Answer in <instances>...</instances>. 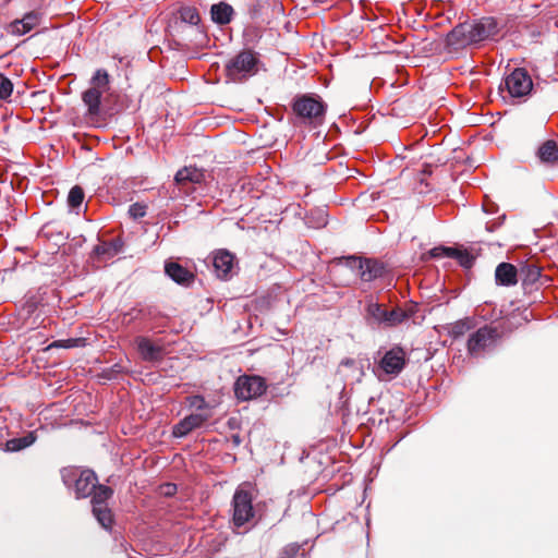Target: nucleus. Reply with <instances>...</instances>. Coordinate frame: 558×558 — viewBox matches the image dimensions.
<instances>
[{
    "label": "nucleus",
    "mask_w": 558,
    "mask_h": 558,
    "mask_svg": "<svg viewBox=\"0 0 558 558\" xmlns=\"http://www.w3.org/2000/svg\"><path fill=\"white\" fill-rule=\"evenodd\" d=\"M412 313L401 307L388 310L371 295L365 300L363 318L372 329L393 328L411 317Z\"/></svg>",
    "instance_id": "nucleus-1"
},
{
    "label": "nucleus",
    "mask_w": 558,
    "mask_h": 558,
    "mask_svg": "<svg viewBox=\"0 0 558 558\" xmlns=\"http://www.w3.org/2000/svg\"><path fill=\"white\" fill-rule=\"evenodd\" d=\"M533 81L524 68H517L505 76L499 85V92L505 100L523 102L531 95Z\"/></svg>",
    "instance_id": "nucleus-2"
},
{
    "label": "nucleus",
    "mask_w": 558,
    "mask_h": 558,
    "mask_svg": "<svg viewBox=\"0 0 558 558\" xmlns=\"http://www.w3.org/2000/svg\"><path fill=\"white\" fill-rule=\"evenodd\" d=\"M61 478L77 499L89 497L98 483L96 473L89 469L64 468L61 470Z\"/></svg>",
    "instance_id": "nucleus-3"
},
{
    "label": "nucleus",
    "mask_w": 558,
    "mask_h": 558,
    "mask_svg": "<svg viewBox=\"0 0 558 558\" xmlns=\"http://www.w3.org/2000/svg\"><path fill=\"white\" fill-rule=\"evenodd\" d=\"M258 53L243 49L225 64V72L232 82H243L257 73Z\"/></svg>",
    "instance_id": "nucleus-4"
},
{
    "label": "nucleus",
    "mask_w": 558,
    "mask_h": 558,
    "mask_svg": "<svg viewBox=\"0 0 558 558\" xmlns=\"http://www.w3.org/2000/svg\"><path fill=\"white\" fill-rule=\"evenodd\" d=\"M295 116L303 120H322L327 110V104L316 94L296 95L291 102Z\"/></svg>",
    "instance_id": "nucleus-5"
},
{
    "label": "nucleus",
    "mask_w": 558,
    "mask_h": 558,
    "mask_svg": "<svg viewBox=\"0 0 558 558\" xmlns=\"http://www.w3.org/2000/svg\"><path fill=\"white\" fill-rule=\"evenodd\" d=\"M231 508L232 524L236 529L244 527L255 518L252 494L242 486L235 489L231 501Z\"/></svg>",
    "instance_id": "nucleus-6"
},
{
    "label": "nucleus",
    "mask_w": 558,
    "mask_h": 558,
    "mask_svg": "<svg viewBox=\"0 0 558 558\" xmlns=\"http://www.w3.org/2000/svg\"><path fill=\"white\" fill-rule=\"evenodd\" d=\"M500 338L496 327L485 325L472 332L468 339V352L471 356L478 357L493 350Z\"/></svg>",
    "instance_id": "nucleus-7"
},
{
    "label": "nucleus",
    "mask_w": 558,
    "mask_h": 558,
    "mask_svg": "<svg viewBox=\"0 0 558 558\" xmlns=\"http://www.w3.org/2000/svg\"><path fill=\"white\" fill-rule=\"evenodd\" d=\"M112 494L113 490L109 486L97 483L95 490L90 495L93 514L105 530H110L113 522L112 512L107 506V500Z\"/></svg>",
    "instance_id": "nucleus-8"
},
{
    "label": "nucleus",
    "mask_w": 558,
    "mask_h": 558,
    "mask_svg": "<svg viewBox=\"0 0 558 558\" xmlns=\"http://www.w3.org/2000/svg\"><path fill=\"white\" fill-rule=\"evenodd\" d=\"M471 46H477L470 21L457 24L445 37L448 52H458Z\"/></svg>",
    "instance_id": "nucleus-9"
},
{
    "label": "nucleus",
    "mask_w": 558,
    "mask_h": 558,
    "mask_svg": "<svg viewBox=\"0 0 558 558\" xmlns=\"http://www.w3.org/2000/svg\"><path fill=\"white\" fill-rule=\"evenodd\" d=\"M267 389L265 379L257 375L240 376L234 383V395L241 401L260 397Z\"/></svg>",
    "instance_id": "nucleus-10"
},
{
    "label": "nucleus",
    "mask_w": 558,
    "mask_h": 558,
    "mask_svg": "<svg viewBox=\"0 0 558 558\" xmlns=\"http://www.w3.org/2000/svg\"><path fill=\"white\" fill-rule=\"evenodd\" d=\"M348 266L356 270L364 282H371L380 278L385 272V267L381 263L369 258L350 256L348 258Z\"/></svg>",
    "instance_id": "nucleus-11"
},
{
    "label": "nucleus",
    "mask_w": 558,
    "mask_h": 558,
    "mask_svg": "<svg viewBox=\"0 0 558 558\" xmlns=\"http://www.w3.org/2000/svg\"><path fill=\"white\" fill-rule=\"evenodd\" d=\"M407 364V354L401 347L387 350L378 362V368L386 375L398 376Z\"/></svg>",
    "instance_id": "nucleus-12"
},
{
    "label": "nucleus",
    "mask_w": 558,
    "mask_h": 558,
    "mask_svg": "<svg viewBox=\"0 0 558 558\" xmlns=\"http://www.w3.org/2000/svg\"><path fill=\"white\" fill-rule=\"evenodd\" d=\"M477 46L487 40H494L500 32V25L496 17L483 16L470 21Z\"/></svg>",
    "instance_id": "nucleus-13"
},
{
    "label": "nucleus",
    "mask_w": 558,
    "mask_h": 558,
    "mask_svg": "<svg viewBox=\"0 0 558 558\" xmlns=\"http://www.w3.org/2000/svg\"><path fill=\"white\" fill-rule=\"evenodd\" d=\"M207 418L208 417L206 415L201 413H192L173 425L172 436L174 438H183L194 429L199 428L207 421Z\"/></svg>",
    "instance_id": "nucleus-14"
},
{
    "label": "nucleus",
    "mask_w": 558,
    "mask_h": 558,
    "mask_svg": "<svg viewBox=\"0 0 558 558\" xmlns=\"http://www.w3.org/2000/svg\"><path fill=\"white\" fill-rule=\"evenodd\" d=\"M234 265V255L227 250H219L214 254L213 266L215 274L220 279H227Z\"/></svg>",
    "instance_id": "nucleus-15"
},
{
    "label": "nucleus",
    "mask_w": 558,
    "mask_h": 558,
    "mask_svg": "<svg viewBox=\"0 0 558 558\" xmlns=\"http://www.w3.org/2000/svg\"><path fill=\"white\" fill-rule=\"evenodd\" d=\"M165 274L175 283L185 287L193 283L195 278L192 271L173 260H166Z\"/></svg>",
    "instance_id": "nucleus-16"
},
{
    "label": "nucleus",
    "mask_w": 558,
    "mask_h": 558,
    "mask_svg": "<svg viewBox=\"0 0 558 558\" xmlns=\"http://www.w3.org/2000/svg\"><path fill=\"white\" fill-rule=\"evenodd\" d=\"M39 22V13L27 12L20 20H14L8 26V32L14 36H22L31 32Z\"/></svg>",
    "instance_id": "nucleus-17"
},
{
    "label": "nucleus",
    "mask_w": 558,
    "mask_h": 558,
    "mask_svg": "<svg viewBox=\"0 0 558 558\" xmlns=\"http://www.w3.org/2000/svg\"><path fill=\"white\" fill-rule=\"evenodd\" d=\"M135 343L137 351L144 361L157 362L162 359V348L153 343L149 338L138 336L135 339Z\"/></svg>",
    "instance_id": "nucleus-18"
},
{
    "label": "nucleus",
    "mask_w": 558,
    "mask_h": 558,
    "mask_svg": "<svg viewBox=\"0 0 558 558\" xmlns=\"http://www.w3.org/2000/svg\"><path fill=\"white\" fill-rule=\"evenodd\" d=\"M518 269L510 263H500L495 270V280L498 286L512 287L518 282Z\"/></svg>",
    "instance_id": "nucleus-19"
},
{
    "label": "nucleus",
    "mask_w": 558,
    "mask_h": 558,
    "mask_svg": "<svg viewBox=\"0 0 558 558\" xmlns=\"http://www.w3.org/2000/svg\"><path fill=\"white\" fill-rule=\"evenodd\" d=\"M123 242L120 239H114L109 242H101L97 244L92 252V256H96L98 258L108 259L120 252H122Z\"/></svg>",
    "instance_id": "nucleus-20"
},
{
    "label": "nucleus",
    "mask_w": 558,
    "mask_h": 558,
    "mask_svg": "<svg viewBox=\"0 0 558 558\" xmlns=\"http://www.w3.org/2000/svg\"><path fill=\"white\" fill-rule=\"evenodd\" d=\"M233 14V8L225 1L215 3L210 8L211 20L219 25L229 24L232 21Z\"/></svg>",
    "instance_id": "nucleus-21"
},
{
    "label": "nucleus",
    "mask_w": 558,
    "mask_h": 558,
    "mask_svg": "<svg viewBox=\"0 0 558 558\" xmlns=\"http://www.w3.org/2000/svg\"><path fill=\"white\" fill-rule=\"evenodd\" d=\"M102 94L104 93L99 92L97 88L92 87L82 94V100L87 107V112L89 116H98L100 113Z\"/></svg>",
    "instance_id": "nucleus-22"
},
{
    "label": "nucleus",
    "mask_w": 558,
    "mask_h": 558,
    "mask_svg": "<svg viewBox=\"0 0 558 558\" xmlns=\"http://www.w3.org/2000/svg\"><path fill=\"white\" fill-rule=\"evenodd\" d=\"M203 179V171L194 167H185L179 170L174 175V181L178 185H185L187 183H201Z\"/></svg>",
    "instance_id": "nucleus-23"
},
{
    "label": "nucleus",
    "mask_w": 558,
    "mask_h": 558,
    "mask_svg": "<svg viewBox=\"0 0 558 558\" xmlns=\"http://www.w3.org/2000/svg\"><path fill=\"white\" fill-rule=\"evenodd\" d=\"M536 156L543 163L558 162V144L554 140L544 142L537 149Z\"/></svg>",
    "instance_id": "nucleus-24"
},
{
    "label": "nucleus",
    "mask_w": 558,
    "mask_h": 558,
    "mask_svg": "<svg viewBox=\"0 0 558 558\" xmlns=\"http://www.w3.org/2000/svg\"><path fill=\"white\" fill-rule=\"evenodd\" d=\"M37 439L35 432H29L23 437L11 438L7 440L4 450L8 452H17L32 446Z\"/></svg>",
    "instance_id": "nucleus-25"
},
{
    "label": "nucleus",
    "mask_w": 558,
    "mask_h": 558,
    "mask_svg": "<svg viewBox=\"0 0 558 558\" xmlns=\"http://www.w3.org/2000/svg\"><path fill=\"white\" fill-rule=\"evenodd\" d=\"M519 275L523 284H533L541 277V268L535 264H525L521 267Z\"/></svg>",
    "instance_id": "nucleus-26"
},
{
    "label": "nucleus",
    "mask_w": 558,
    "mask_h": 558,
    "mask_svg": "<svg viewBox=\"0 0 558 558\" xmlns=\"http://www.w3.org/2000/svg\"><path fill=\"white\" fill-rule=\"evenodd\" d=\"M110 76L105 69H98L90 78V87L105 93L109 88Z\"/></svg>",
    "instance_id": "nucleus-27"
},
{
    "label": "nucleus",
    "mask_w": 558,
    "mask_h": 558,
    "mask_svg": "<svg viewBox=\"0 0 558 558\" xmlns=\"http://www.w3.org/2000/svg\"><path fill=\"white\" fill-rule=\"evenodd\" d=\"M85 194L84 190L75 185L73 186L68 195V205L72 210H76L78 213V209L81 208L83 201H84Z\"/></svg>",
    "instance_id": "nucleus-28"
},
{
    "label": "nucleus",
    "mask_w": 558,
    "mask_h": 558,
    "mask_svg": "<svg viewBox=\"0 0 558 558\" xmlns=\"http://www.w3.org/2000/svg\"><path fill=\"white\" fill-rule=\"evenodd\" d=\"M179 13L181 21L184 23L197 25L201 21V16L196 8L183 7L180 9Z\"/></svg>",
    "instance_id": "nucleus-29"
},
{
    "label": "nucleus",
    "mask_w": 558,
    "mask_h": 558,
    "mask_svg": "<svg viewBox=\"0 0 558 558\" xmlns=\"http://www.w3.org/2000/svg\"><path fill=\"white\" fill-rule=\"evenodd\" d=\"M85 344V339L83 338H68L60 339L52 342L51 348H62V349H72L80 348Z\"/></svg>",
    "instance_id": "nucleus-30"
},
{
    "label": "nucleus",
    "mask_w": 558,
    "mask_h": 558,
    "mask_svg": "<svg viewBox=\"0 0 558 558\" xmlns=\"http://www.w3.org/2000/svg\"><path fill=\"white\" fill-rule=\"evenodd\" d=\"M13 88L12 81L3 73H0V100H8L12 96Z\"/></svg>",
    "instance_id": "nucleus-31"
},
{
    "label": "nucleus",
    "mask_w": 558,
    "mask_h": 558,
    "mask_svg": "<svg viewBox=\"0 0 558 558\" xmlns=\"http://www.w3.org/2000/svg\"><path fill=\"white\" fill-rule=\"evenodd\" d=\"M451 257L456 258L464 268H471L474 264V256L468 251H460L454 248V253L451 254Z\"/></svg>",
    "instance_id": "nucleus-32"
},
{
    "label": "nucleus",
    "mask_w": 558,
    "mask_h": 558,
    "mask_svg": "<svg viewBox=\"0 0 558 558\" xmlns=\"http://www.w3.org/2000/svg\"><path fill=\"white\" fill-rule=\"evenodd\" d=\"M147 206L142 203H134L129 207V215L132 219L137 220L146 215Z\"/></svg>",
    "instance_id": "nucleus-33"
},
{
    "label": "nucleus",
    "mask_w": 558,
    "mask_h": 558,
    "mask_svg": "<svg viewBox=\"0 0 558 558\" xmlns=\"http://www.w3.org/2000/svg\"><path fill=\"white\" fill-rule=\"evenodd\" d=\"M454 253V248L448 246H436L429 250L428 255L432 258H441V257H451V254Z\"/></svg>",
    "instance_id": "nucleus-34"
},
{
    "label": "nucleus",
    "mask_w": 558,
    "mask_h": 558,
    "mask_svg": "<svg viewBox=\"0 0 558 558\" xmlns=\"http://www.w3.org/2000/svg\"><path fill=\"white\" fill-rule=\"evenodd\" d=\"M340 366L342 367H349V368H352L353 371H355L357 373V376H356V380H360L361 377L364 375L363 373V366L361 365L360 362L353 360V359H345L341 362Z\"/></svg>",
    "instance_id": "nucleus-35"
},
{
    "label": "nucleus",
    "mask_w": 558,
    "mask_h": 558,
    "mask_svg": "<svg viewBox=\"0 0 558 558\" xmlns=\"http://www.w3.org/2000/svg\"><path fill=\"white\" fill-rule=\"evenodd\" d=\"M122 373L123 367L119 363H116L111 367L104 369L102 376L104 378L111 380L118 378V376Z\"/></svg>",
    "instance_id": "nucleus-36"
},
{
    "label": "nucleus",
    "mask_w": 558,
    "mask_h": 558,
    "mask_svg": "<svg viewBox=\"0 0 558 558\" xmlns=\"http://www.w3.org/2000/svg\"><path fill=\"white\" fill-rule=\"evenodd\" d=\"M301 549V546L298 544H289L282 549V558H294Z\"/></svg>",
    "instance_id": "nucleus-37"
},
{
    "label": "nucleus",
    "mask_w": 558,
    "mask_h": 558,
    "mask_svg": "<svg viewBox=\"0 0 558 558\" xmlns=\"http://www.w3.org/2000/svg\"><path fill=\"white\" fill-rule=\"evenodd\" d=\"M190 405L196 410H204L207 408V403L202 396H193L190 398Z\"/></svg>",
    "instance_id": "nucleus-38"
},
{
    "label": "nucleus",
    "mask_w": 558,
    "mask_h": 558,
    "mask_svg": "<svg viewBox=\"0 0 558 558\" xmlns=\"http://www.w3.org/2000/svg\"><path fill=\"white\" fill-rule=\"evenodd\" d=\"M505 219H506V215L504 214V215H501V216L498 218V220H497V221H489V222H487V223H486V230H487L488 232H493V231H495L498 227H500V226L504 223Z\"/></svg>",
    "instance_id": "nucleus-39"
},
{
    "label": "nucleus",
    "mask_w": 558,
    "mask_h": 558,
    "mask_svg": "<svg viewBox=\"0 0 558 558\" xmlns=\"http://www.w3.org/2000/svg\"><path fill=\"white\" fill-rule=\"evenodd\" d=\"M315 214L317 215V220H318V222H317V227H324V226H326V223H327V219H326V214H325V211H324L323 209H317V210L315 211Z\"/></svg>",
    "instance_id": "nucleus-40"
},
{
    "label": "nucleus",
    "mask_w": 558,
    "mask_h": 558,
    "mask_svg": "<svg viewBox=\"0 0 558 558\" xmlns=\"http://www.w3.org/2000/svg\"><path fill=\"white\" fill-rule=\"evenodd\" d=\"M497 205H495L494 203H484L483 204V210L487 214H494L497 211Z\"/></svg>",
    "instance_id": "nucleus-41"
},
{
    "label": "nucleus",
    "mask_w": 558,
    "mask_h": 558,
    "mask_svg": "<svg viewBox=\"0 0 558 558\" xmlns=\"http://www.w3.org/2000/svg\"><path fill=\"white\" fill-rule=\"evenodd\" d=\"M463 328H464V325L463 324H456L453 327H452V333L454 336H460L463 333Z\"/></svg>",
    "instance_id": "nucleus-42"
},
{
    "label": "nucleus",
    "mask_w": 558,
    "mask_h": 558,
    "mask_svg": "<svg viewBox=\"0 0 558 558\" xmlns=\"http://www.w3.org/2000/svg\"><path fill=\"white\" fill-rule=\"evenodd\" d=\"M260 4L257 2L253 8L250 10V14L252 17H256L259 14Z\"/></svg>",
    "instance_id": "nucleus-43"
},
{
    "label": "nucleus",
    "mask_w": 558,
    "mask_h": 558,
    "mask_svg": "<svg viewBox=\"0 0 558 558\" xmlns=\"http://www.w3.org/2000/svg\"><path fill=\"white\" fill-rule=\"evenodd\" d=\"M167 487H168V490L166 493L167 495H170L175 490V485L168 484Z\"/></svg>",
    "instance_id": "nucleus-44"
},
{
    "label": "nucleus",
    "mask_w": 558,
    "mask_h": 558,
    "mask_svg": "<svg viewBox=\"0 0 558 558\" xmlns=\"http://www.w3.org/2000/svg\"><path fill=\"white\" fill-rule=\"evenodd\" d=\"M233 441H234L236 445H239V444H240V441H241V440H240V436H239V435H234V436H233Z\"/></svg>",
    "instance_id": "nucleus-45"
}]
</instances>
